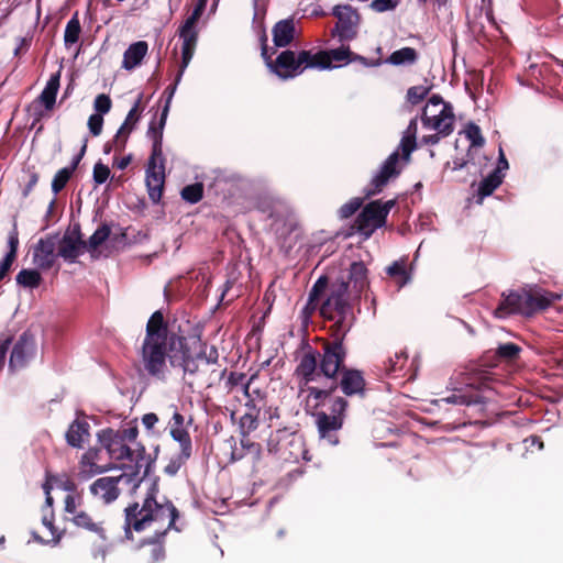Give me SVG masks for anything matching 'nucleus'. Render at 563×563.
I'll return each mask as SVG.
<instances>
[{
    "instance_id": "obj_32",
    "label": "nucleus",
    "mask_w": 563,
    "mask_h": 563,
    "mask_svg": "<svg viewBox=\"0 0 563 563\" xmlns=\"http://www.w3.org/2000/svg\"><path fill=\"white\" fill-rule=\"evenodd\" d=\"M41 280V274L35 269H22L16 275V283L23 287L35 288Z\"/></svg>"
},
{
    "instance_id": "obj_59",
    "label": "nucleus",
    "mask_w": 563,
    "mask_h": 563,
    "mask_svg": "<svg viewBox=\"0 0 563 563\" xmlns=\"http://www.w3.org/2000/svg\"><path fill=\"white\" fill-rule=\"evenodd\" d=\"M101 541H102V543L97 549L93 550L92 554H93V558H96V559L100 558L101 560H104L108 548L106 544V539L101 540Z\"/></svg>"
},
{
    "instance_id": "obj_25",
    "label": "nucleus",
    "mask_w": 563,
    "mask_h": 563,
    "mask_svg": "<svg viewBox=\"0 0 563 563\" xmlns=\"http://www.w3.org/2000/svg\"><path fill=\"white\" fill-rule=\"evenodd\" d=\"M504 175H499V172L490 173L486 178H484L477 188L476 192V202L478 205L483 203V200L490 196L496 188L503 183Z\"/></svg>"
},
{
    "instance_id": "obj_48",
    "label": "nucleus",
    "mask_w": 563,
    "mask_h": 563,
    "mask_svg": "<svg viewBox=\"0 0 563 563\" xmlns=\"http://www.w3.org/2000/svg\"><path fill=\"white\" fill-rule=\"evenodd\" d=\"M103 119L100 114H91L88 119V128L92 135L97 136L101 133Z\"/></svg>"
},
{
    "instance_id": "obj_50",
    "label": "nucleus",
    "mask_w": 563,
    "mask_h": 563,
    "mask_svg": "<svg viewBox=\"0 0 563 563\" xmlns=\"http://www.w3.org/2000/svg\"><path fill=\"white\" fill-rule=\"evenodd\" d=\"M188 459H183V453L180 452L177 457L172 459L170 462L166 465L165 472L169 475H175L180 466L187 461Z\"/></svg>"
},
{
    "instance_id": "obj_38",
    "label": "nucleus",
    "mask_w": 563,
    "mask_h": 563,
    "mask_svg": "<svg viewBox=\"0 0 563 563\" xmlns=\"http://www.w3.org/2000/svg\"><path fill=\"white\" fill-rule=\"evenodd\" d=\"M202 192H203L202 185L201 184H194V185L186 186L181 190V197H183L184 200H186V201H188L190 203H196V202L201 200Z\"/></svg>"
},
{
    "instance_id": "obj_60",
    "label": "nucleus",
    "mask_w": 563,
    "mask_h": 563,
    "mask_svg": "<svg viewBox=\"0 0 563 563\" xmlns=\"http://www.w3.org/2000/svg\"><path fill=\"white\" fill-rule=\"evenodd\" d=\"M42 522L43 525L49 530V532L52 533V536L54 537L55 536V529H54V526H53V515H44L43 518H42Z\"/></svg>"
},
{
    "instance_id": "obj_49",
    "label": "nucleus",
    "mask_w": 563,
    "mask_h": 563,
    "mask_svg": "<svg viewBox=\"0 0 563 563\" xmlns=\"http://www.w3.org/2000/svg\"><path fill=\"white\" fill-rule=\"evenodd\" d=\"M398 0H373L371 7L376 12H384L394 9Z\"/></svg>"
},
{
    "instance_id": "obj_8",
    "label": "nucleus",
    "mask_w": 563,
    "mask_h": 563,
    "mask_svg": "<svg viewBox=\"0 0 563 563\" xmlns=\"http://www.w3.org/2000/svg\"><path fill=\"white\" fill-rule=\"evenodd\" d=\"M262 56L269 70L283 80L291 79L303 73L305 69L311 68L312 52L300 51L295 53L292 51L282 52L276 59H272V54L268 53L266 44L262 45Z\"/></svg>"
},
{
    "instance_id": "obj_12",
    "label": "nucleus",
    "mask_w": 563,
    "mask_h": 563,
    "mask_svg": "<svg viewBox=\"0 0 563 563\" xmlns=\"http://www.w3.org/2000/svg\"><path fill=\"white\" fill-rule=\"evenodd\" d=\"M141 483V477L134 474H122L120 476H107L95 481L90 486L93 496L99 497L106 504L112 503L120 495L119 484L131 485L134 490Z\"/></svg>"
},
{
    "instance_id": "obj_55",
    "label": "nucleus",
    "mask_w": 563,
    "mask_h": 563,
    "mask_svg": "<svg viewBox=\"0 0 563 563\" xmlns=\"http://www.w3.org/2000/svg\"><path fill=\"white\" fill-rule=\"evenodd\" d=\"M157 422L158 417L153 412L145 413L142 417V423L147 430H152Z\"/></svg>"
},
{
    "instance_id": "obj_10",
    "label": "nucleus",
    "mask_w": 563,
    "mask_h": 563,
    "mask_svg": "<svg viewBox=\"0 0 563 563\" xmlns=\"http://www.w3.org/2000/svg\"><path fill=\"white\" fill-rule=\"evenodd\" d=\"M207 2L208 0H198L190 15L179 27V36L183 40L180 75H183L194 56L198 40L197 23L206 9Z\"/></svg>"
},
{
    "instance_id": "obj_15",
    "label": "nucleus",
    "mask_w": 563,
    "mask_h": 563,
    "mask_svg": "<svg viewBox=\"0 0 563 563\" xmlns=\"http://www.w3.org/2000/svg\"><path fill=\"white\" fill-rule=\"evenodd\" d=\"M338 18L335 32L341 41H350L356 36L358 14L350 5H336L333 11Z\"/></svg>"
},
{
    "instance_id": "obj_36",
    "label": "nucleus",
    "mask_w": 563,
    "mask_h": 563,
    "mask_svg": "<svg viewBox=\"0 0 563 563\" xmlns=\"http://www.w3.org/2000/svg\"><path fill=\"white\" fill-rule=\"evenodd\" d=\"M110 235V229L107 225L98 228L95 233L90 236L86 247L92 251L99 247Z\"/></svg>"
},
{
    "instance_id": "obj_43",
    "label": "nucleus",
    "mask_w": 563,
    "mask_h": 563,
    "mask_svg": "<svg viewBox=\"0 0 563 563\" xmlns=\"http://www.w3.org/2000/svg\"><path fill=\"white\" fill-rule=\"evenodd\" d=\"M111 104L112 103L110 97L104 93H101L96 97L93 107L95 110L98 112L97 114L101 115L110 111Z\"/></svg>"
},
{
    "instance_id": "obj_1",
    "label": "nucleus",
    "mask_w": 563,
    "mask_h": 563,
    "mask_svg": "<svg viewBox=\"0 0 563 563\" xmlns=\"http://www.w3.org/2000/svg\"><path fill=\"white\" fill-rule=\"evenodd\" d=\"M140 362L148 375L163 378L168 372V366L181 367L185 373L194 374L200 365L209 366L214 363L216 357L211 360L200 354L195 357L186 338L170 332L164 323L163 314L156 311L146 324Z\"/></svg>"
},
{
    "instance_id": "obj_54",
    "label": "nucleus",
    "mask_w": 563,
    "mask_h": 563,
    "mask_svg": "<svg viewBox=\"0 0 563 563\" xmlns=\"http://www.w3.org/2000/svg\"><path fill=\"white\" fill-rule=\"evenodd\" d=\"M65 511L67 514L73 515V517L76 515V512L80 511L77 509L76 499L71 495H67V497L65 498Z\"/></svg>"
},
{
    "instance_id": "obj_52",
    "label": "nucleus",
    "mask_w": 563,
    "mask_h": 563,
    "mask_svg": "<svg viewBox=\"0 0 563 563\" xmlns=\"http://www.w3.org/2000/svg\"><path fill=\"white\" fill-rule=\"evenodd\" d=\"M346 406H347V402L343 398L334 399V401L332 404V412H331V415H335V416L342 417L343 412L346 409Z\"/></svg>"
},
{
    "instance_id": "obj_46",
    "label": "nucleus",
    "mask_w": 563,
    "mask_h": 563,
    "mask_svg": "<svg viewBox=\"0 0 563 563\" xmlns=\"http://www.w3.org/2000/svg\"><path fill=\"white\" fill-rule=\"evenodd\" d=\"M428 93V88L424 86H415L411 87L407 92V98L411 103H418L421 101Z\"/></svg>"
},
{
    "instance_id": "obj_35",
    "label": "nucleus",
    "mask_w": 563,
    "mask_h": 563,
    "mask_svg": "<svg viewBox=\"0 0 563 563\" xmlns=\"http://www.w3.org/2000/svg\"><path fill=\"white\" fill-rule=\"evenodd\" d=\"M407 363V355L405 352H398L388 360L386 369L390 374L399 375Z\"/></svg>"
},
{
    "instance_id": "obj_4",
    "label": "nucleus",
    "mask_w": 563,
    "mask_h": 563,
    "mask_svg": "<svg viewBox=\"0 0 563 563\" xmlns=\"http://www.w3.org/2000/svg\"><path fill=\"white\" fill-rule=\"evenodd\" d=\"M367 286L366 267L361 262L352 263L349 271V282L342 279L332 284L328 298L320 306V313L324 318L335 320L340 328H345L344 321L350 301L360 298Z\"/></svg>"
},
{
    "instance_id": "obj_51",
    "label": "nucleus",
    "mask_w": 563,
    "mask_h": 563,
    "mask_svg": "<svg viewBox=\"0 0 563 563\" xmlns=\"http://www.w3.org/2000/svg\"><path fill=\"white\" fill-rule=\"evenodd\" d=\"M8 244H9L10 251L7 254V256L15 260L18 245H19L18 231L15 228L9 234Z\"/></svg>"
},
{
    "instance_id": "obj_26",
    "label": "nucleus",
    "mask_w": 563,
    "mask_h": 563,
    "mask_svg": "<svg viewBox=\"0 0 563 563\" xmlns=\"http://www.w3.org/2000/svg\"><path fill=\"white\" fill-rule=\"evenodd\" d=\"M71 521L76 527L95 532L96 534L99 536L101 540H104V530L102 527V522L93 520V518L89 514L82 510L76 512V515L71 517Z\"/></svg>"
},
{
    "instance_id": "obj_18",
    "label": "nucleus",
    "mask_w": 563,
    "mask_h": 563,
    "mask_svg": "<svg viewBox=\"0 0 563 563\" xmlns=\"http://www.w3.org/2000/svg\"><path fill=\"white\" fill-rule=\"evenodd\" d=\"M36 350L35 339L30 333H23L15 342L9 366L12 369L22 368L34 356Z\"/></svg>"
},
{
    "instance_id": "obj_53",
    "label": "nucleus",
    "mask_w": 563,
    "mask_h": 563,
    "mask_svg": "<svg viewBox=\"0 0 563 563\" xmlns=\"http://www.w3.org/2000/svg\"><path fill=\"white\" fill-rule=\"evenodd\" d=\"M467 135L472 141V145L479 146L484 142L483 137L481 136L479 129L477 126L470 128V130L467 131Z\"/></svg>"
},
{
    "instance_id": "obj_31",
    "label": "nucleus",
    "mask_w": 563,
    "mask_h": 563,
    "mask_svg": "<svg viewBox=\"0 0 563 563\" xmlns=\"http://www.w3.org/2000/svg\"><path fill=\"white\" fill-rule=\"evenodd\" d=\"M417 58V52L411 47H404L395 51L388 58L393 65L412 64Z\"/></svg>"
},
{
    "instance_id": "obj_5",
    "label": "nucleus",
    "mask_w": 563,
    "mask_h": 563,
    "mask_svg": "<svg viewBox=\"0 0 563 563\" xmlns=\"http://www.w3.org/2000/svg\"><path fill=\"white\" fill-rule=\"evenodd\" d=\"M180 73L178 74L175 85L169 86L165 93H167V100L165 108L162 113V120L158 128L152 125L148 130V135L153 140V148L152 155L147 163L146 168V187L148 190V196L153 202H158L165 184V167H164V158L162 151V139H163V126L165 124V119L169 109L170 101L176 91L177 85L181 79Z\"/></svg>"
},
{
    "instance_id": "obj_6",
    "label": "nucleus",
    "mask_w": 563,
    "mask_h": 563,
    "mask_svg": "<svg viewBox=\"0 0 563 563\" xmlns=\"http://www.w3.org/2000/svg\"><path fill=\"white\" fill-rule=\"evenodd\" d=\"M416 134L417 121L411 120L397 150L386 158L378 172L373 176L371 184L366 188V196L379 194L390 179L396 178L400 174L416 148Z\"/></svg>"
},
{
    "instance_id": "obj_64",
    "label": "nucleus",
    "mask_w": 563,
    "mask_h": 563,
    "mask_svg": "<svg viewBox=\"0 0 563 563\" xmlns=\"http://www.w3.org/2000/svg\"><path fill=\"white\" fill-rule=\"evenodd\" d=\"M531 443V445H537L538 446V450H542L543 448V442L538 438V437H531L529 439L526 440V443Z\"/></svg>"
},
{
    "instance_id": "obj_37",
    "label": "nucleus",
    "mask_w": 563,
    "mask_h": 563,
    "mask_svg": "<svg viewBox=\"0 0 563 563\" xmlns=\"http://www.w3.org/2000/svg\"><path fill=\"white\" fill-rule=\"evenodd\" d=\"M387 274L391 277L397 278V284L399 287H402L406 285L409 280V277L405 269V263L404 262H395L387 268Z\"/></svg>"
},
{
    "instance_id": "obj_16",
    "label": "nucleus",
    "mask_w": 563,
    "mask_h": 563,
    "mask_svg": "<svg viewBox=\"0 0 563 563\" xmlns=\"http://www.w3.org/2000/svg\"><path fill=\"white\" fill-rule=\"evenodd\" d=\"M345 354L346 352L341 340H335L323 346L321 371L324 376L328 378L335 376L345 358Z\"/></svg>"
},
{
    "instance_id": "obj_40",
    "label": "nucleus",
    "mask_w": 563,
    "mask_h": 563,
    "mask_svg": "<svg viewBox=\"0 0 563 563\" xmlns=\"http://www.w3.org/2000/svg\"><path fill=\"white\" fill-rule=\"evenodd\" d=\"M327 284V278L320 277L312 287L309 294V306H311L313 309L317 307L320 296L324 291Z\"/></svg>"
},
{
    "instance_id": "obj_7",
    "label": "nucleus",
    "mask_w": 563,
    "mask_h": 563,
    "mask_svg": "<svg viewBox=\"0 0 563 563\" xmlns=\"http://www.w3.org/2000/svg\"><path fill=\"white\" fill-rule=\"evenodd\" d=\"M503 297V301L494 311L497 318H506L511 313L531 316L547 309L552 302L559 300L561 295L542 289H529L504 294Z\"/></svg>"
},
{
    "instance_id": "obj_58",
    "label": "nucleus",
    "mask_w": 563,
    "mask_h": 563,
    "mask_svg": "<svg viewBox=\"0 0 563 563\" xmlns=\"http://www.w3.org/2000/svg\"><path fill=\"white\" fill-rule=\"evenodd\" d=\"M509 168V164L504 155V152L503 150L500 148L499 150V159H498V165H497V168L494 170V172H499V175H503L501 173L504 170H507Z\"/></svg>"
},
{
    "instance_id": "obj_28",
    "label": "nucleus",
    "mask_w": 563,
    "mask_h": 563,
    "mask_svg": "<svg viewBox=\"0 0 563 563\" xmlns=\"http://www.w3.org/2000/svg\"><path fill=\"white\" fill-rule=\"evenodd\" d=\"M59 71L52 75L48 81L46 82V86L43 89L42 93L40 95V100L47 110H51L55 104L56 95L59 88Z\"/></svg>"
},
{
    "instance_id": "obj_11",
    "label": "nucleus",
    "mask_w": 563,
    "mask_h": 563,
    "mask_svg": "<svg viewBox=\"0 0 563 563\" xmlns=\"http://www.w3.org/2000/svg\"><path fill=\"white\" fill-rule=\"evenodd\" d=\"M394 205V200H388L386 202L376 200L369 202L358 214L355 221L356 230L363 234L365 239H368L376 229L385 224L386 218Z\"/></svg>"
},
{
    "instance_id": "obj_57",
    "label": "nucleus",
    "mask_w": 563,
    "mask_h": 563,
    "mask_svg": "<svg viewBox=\"0 0 563 563\" xmlns=\"http://www.w3.org/2000/svg\"><path fill=\"white\" fill-rule=\"evenodd\" d=\"M11 341L9 339L0 340V369L4 365L5 354L10 347Z\"/></svg>"
},
{
    "instance_id": "obj_61",
    "label": "nucleus",
    "mask_w": 563,
    "mask_h": 563,
    "mask_svg": "<svg viewBox=\"0 0 563 563\" xmlns=\"http://www.w3.org/2000/svg\"><path fill=\"white\" fill-rule=\"evenodd\" d=\"M327 396V391L314 387L309 388V397L320 400Z\"/></svg>"
},
{
    "instance_id": "obj_34",
    "label": "nucleus",
    "mask_w": 563,
    "mask_h": 563,
    "mask_svg": "<svg viewBox=\"0 0 563 563\" xmlns=\"http://www.w3.org/2000/svg\"><path fill=\"white\" fill-rule=\"evenodd\" d=\"M80 31H81L80 23L76 18H73L71 20L68 21L66 29H65V34H64V40H65L66 46H70V45L77 43V41L79 38Z\"/></svg>"
},
{
    "instance_id": "obj_23",
    "label": "nucleus",
    "mask_w": 563,
    "mask_h": 563,
    "mask_svg": "<svg viewBox=\"0 0 563 563\" xmlns=\"http://www.w3.org/2000/svg\"><path fill=\"white\" fill-rule=\"evenodd\" d=\"M140 103L141 97H139L132 109L129 111L123 124L115 134L114 141L120 147L125 145L129 134L132 132L140 119Z\"/></svg>"
},
{
    "instance_id": "obj_19",
    "label": "nucleus",
    "mask_w": 563,
    "mask_h": 563,
    "mask_svg": "<svg viewBox=\"0 0 563 563\" xmlns=\"http://www.w3.org/2000/svg\"><path fill=\"white\" fill-rule=\"evenodd\" d=\"M316 423L318 427L320 439L329 445L339 443L338 432L342 428L343 418L335 415L318 412L316 415Z\"/></svg>"
},
{
    "instance_id": "obj_3",
    "label": "nucleus",
    "mask_w": 563,
    "mask_h": 563,
    "mask_svg": "<svg viewBox=\"0 0 563 563\" xmlns=\"http://www.w3.org/2000/svg\"><path fill=\"white\" fill-rule=\"evenodd\" d=\"M152 493L144 499L142 506L133 504L125 508L124 531L132 539V530L142 532L150 530L154 533L152 541L163 537L175 523L177 510L170 501H157Z\"/></svg>"
},
{
    "instance_id": "obj_45",
    "label": "nucleus",
    "mask_w": 563,
    "mask_h": 563,
    "mask_svg": "<svg viewBox=\"0 0 563 563\" xmlns=\"http://www.w3.org/2000/svg\"><path fill=\"white\" fill-rule=\"evenodd\" d=\"M110 176V169L107 165L101 163H97L93 167V180L96 184L101 185L106 183V180Z\"/></svg>"
},
{
    "instance_id": "obj_62",
    "label": "nucleus",
    "mask_w": 563,
    "mask_h": 563,
    "mask_svg": "<svg viewBox=\"0 0 563 563\" xmlns=\"http://www.w3.org/2000/svg\"><path fill=\"white\" fill-rule=\"evenodd\" d=\"M173 422H172V426L170 427H178V428H184V423H185V418L183 415H180L179 412H175L173 415Z\"/></svg>"
},
{
    "instance_id": "obj_13",
    "label": "nucleus",
    "mask_w": 563,
    "mask_h": 563,
    "mask_svg": "<svg viewBox=\"0 0 563 563\" xmlns=\"http://www.w3.org/2000/svg\"><path fill=\"white\" fill-rule=\"evenodd\" d=\"M55 236L58 241L59 256L66 262L74 263L86 249L78 225L70 227L63 235L55 234Z\"/></svg>"
},
{
    "instance_id": "obj_56",
    "label": "nucleus",
    "mask_w": 563,
    "mask_h": 563,
    "mask_svg": "<svg viewBox=\"0 0 563 563\" xmlns=\"http://www.w3.org/2000/svg\"><path fill=\"white\" fill-rule=\"evenodd\" d=\"M14 258H11L5 255V257L0 262V280L8 274Z\"/></svg>"
},
{
    "instance_id": "obj_33",
    "label": "nucleus",
    "mask_w": 563,
    "mask_h": 563,
    "mask_svg": "<svg viewBox=\"0 0 563 563\" xmlns=\"http://www.w3.org/2000/svg\"><path fill=\"white\" fill-rule=\"evenodd\" d=\"M244 378L245 376L243 374L239 376L231 375L230 380L232 382L233 388H236L240 385L241 389L244 391V395L249 398L250 401H253V395L260 396L258 389L252 387L255 376L250 377L246 384H244Z\"/></svg>"
},
{
    "instance_id": "obj_47",
    "label": "nucleus",
    "mask_w": 563,
    "mask_h": 563,
    "mask_svg": "<svg viewBox=\"0 0 563 563\" xmlns=\"http://www.w3.org/2000/svg\"><path fill=\"white\" fill-rule=\"evenodd\" d=\"M362 205V200L360 198H354L350 200L349 202L344 203L340 208V216L341 218H349L351 217Z\"/></svg>"
},
{
    "instance_id": "obj_44",
    "label": "nucleus",
    "mask_w": 563,
    "mask_h": 563,
    "mask_svg": "<svg viewBox=\"0 0 563 563\" xmlns=\"http://www.w3.org/2000/svg\"><path fill=\"white\" fill-rule=\"evenodd\" d=\"M434 405L440 406L441 404H449V405H470L471 400L465 397L464 395H457L453 394L449 397L435 399L432 401Z\"/></svg>"
},
{
    "instance_id": "obj_63",
    "label": "nucleus",
    "mask_w": 563,
    "mask_h": 563,
    "mask_svg": "<svg viewBox=\"0 0 563 563\" xmlns=\"http://www.w3.org/2000/svg\"><path fill=\"white\" fill-rule=\"evenodd\" d=\"M131 162V157L130 156H125V157H122L120 159H118L115 162V166L119 168V169H124L128 167V165L130 164Z\"/></svg>"
},
{
    "instance_id": "obj_42",
    "label": "nucleus",
    "mask_w": 563,
    "mask_h": 563,
    "mask_svg": "<svg viewBox=\"0 0 563 563\" xmlns=\"http://www.w3.org/2000/svg\"><path fill=\"white\" fill-rule=\"evenodd\" d=\"M519 352L520 347L514 343L500 344L497 350L498 355L508 361L515 360Z\"/></svg>"
},
{
    "instance_id": "obj_17",
    "label": "nucleus",
    "mask_w": 563,
    "mask_h": 563,
    "mask_svg": "<svg viewBox=\"0 0 563 563\" xmlns=\"http://www.w3.org/2000/svg\"><path fill=\"white\" fill-rule=\"evenodd\" d=\"M352 53L349 47L342 46L330 51H319L312 53L311 68L324 70L332 69L342 64H347Z\"/></svg>"
},
{
    "instance_id": "obj_9",
    "label": "nucleus",
    "mask_w": 563,
    "mask_h": 563,
    "mask_svg": "<svg viewBox=\"0 0 563 563\" xmlns=\"http://www.w3.org/2000/svg\"><path fill=\"white\" fill-rule=\"evenodd\" d=\"M455 117L452 107L440 96H432L423 108V126L437 131L441 135H449L453 131Z\"/></svg>"
},
{
    "instance_id": "obj_41",
    "label": "nucleus",
    "mask_w": 563,
    "mask_h": 563,
    "mask_svg": "<svg viewBox=\"0 0 563 563\" xmlns=\"http://www.w3.org/2000/svg\"><path fill=\"white\" fill-rule=\"evenodd\" d=\"M70 175H71V169H69V168H63V169L58 170L52 181V190L55 194L59 192L65 187L67 181L69 180Z\"/></svg>"
},
{
    "instance_id": "obj_39",
    "label": "nucleus",
    "mask_w": 563,
    "mask_h": 563,
    "mask_svg": "<svg viewBox=\"0 0 563 563\" xmlns=\"http://www.w3.org/2000/svg\"><path fill=\"white\" fill-rule=\"evenodd\" d=\"M240 428L244 435L257 428V415L252 409L241 416Z\"/></svg>"
},
{
    "instance_id": "obj_22",
    "label": "nucleus",
    "mask_w": 563,
    "mask_h": 563,
    "mask_svg": "<svg viewBox=\"0 0 563 563\" xmlns=\"http://www.w3.org/2000/svg\"><path fill=\"white\" fill-rule=\"evenodd\" d=\"M147 51L148 45L145 41L131 44L123 54L122 68L132 70L140 66Z\"/></svg>"
},
{
    "instance_id": "obj_24",
    "label": "nucleus",
    "mask_w": 563,
    "mask_h": 563,
    "mask_svg": "<svg viewBox=\"0 0 563 563\" xmlns=\"http://www.w3.org/2000/svg\"><path fill=\"white\" fill-rule=\"evenodd\" d=\"M295 25L292 20H282L273 29V41L277 47L287 46L294 38Z\"/></svg>"
},
{
    "instance_id": "obj_27",
    "label": "nucleus",
    "mask_w": 563,
    "mask_h": 563,
    "mask_svg": "<svg viewBox=\"0 0 563 563\" xmlns=\"http://www.w3.org/2000/svg\"><path fill=\"white\" fill-rule=\"evenodd\" d=\"M364 379L357 371H346L343 373L341 388L346 395H354L363 390Z\"/></svg>"
},
{
    "instance_id": "obj_30",
    "label": "nucleus",
    "mask_w": 563,
    "mask_h": 563,
    "mask_svg": "<svg viewBox=\"0 0 563 563\" xmlns=\"http://www.w3.org/2000/svg\"><path fill=\"white\" fill-rule=\"evenodd\" d=\"M317 368V360L313 355L306 354L300 364L297 367V374L301 376L306 383L313 380V376L316 374Z\"/></svg>"
},
{
    "instance_id": "obj_20",
    "label": "nucleus",
    "mask_w": 563,
    "mask_h": 563,
    "mask_svg": "<svg viewBox=\"0 0 563 563\" xmlns=\"http://www.w3.org/2000/svg\"><path fill=\"white\" fill-rule=\"evenodd\" d=\"M90 438V424L87 417L77 415L66 432V441L73 448H82Z\"/></svg>"
},
{
    "instance_id": "obj_29",
    "label": "nucleus",
    "mask_w": 563,
    "mask_h": 563,
    "mask_svg": "<svg viewBox=\"0 0 563 563\" xmlns=\"http://www.w3.org/2000/svg\"><path fill=\"white\" fill-rule=\"evenodd\" d=\"M172 438L179 443L183 459H189L191 455V439L185 428L170 427Z\"/></svg>"
},
{
    "instance_id": "obj_2",
    "label": "nucleus",
    "mask_w": 563,
    "mask_h": 563,
    "mask_svg": "<svg viewBox=\"0 0 563 563\" xmlns=\"http://www.w3.org/2000/svg\"><path fill=\"white\" fill-rule=\"evenodd\" d=\"M139 435L137 426L130 423L118 430L107 428L97 433L98 441L107 450L112 460L120 461L131 466L134 475L146 476L151 467V456L145 448L136 442Z\"/></svg>"
},
{
    "instance_id": "obj_21",
    "label": "nucleus",
    "mask_w": 563,
    "mask_h": 563,
    "mask_svg": "<svg viewBox=\"0 0 563 563\" xmlns=\"http://www.w3.org/2000/svg\"><path fill=\"white\" fill-rule=\"evenodd\" d=\"M100 451L98 449H89L86 451L79 462V475L82 479H88L96 474L103 473L104 467L98 464Z\"/></svg>"
},
{
    "instance_id": "obj_14",
    "label": "nucleus",
    "mask_w": 563,
    "mask_h": 563,
    "mask_svg": "<svg viewBox=\"0 0 563 563\" xmlns=\"http://www.w3.org/2000/svg\"><path fill=\"white\" fill-rule=\"evenodd\" d=\"M58 241L55 235L40 239L33 247V263L41 269H49L57 263L59 256Z\"/></svg>"
}]
</instances>
